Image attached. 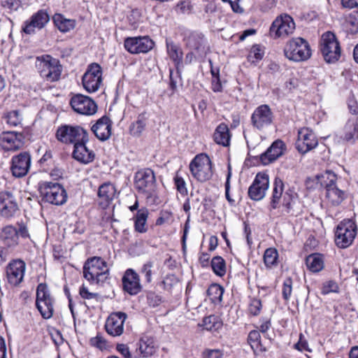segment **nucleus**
I'll list each match as a JSON object with an SVG mask.
<instances>
[{
    "label": "nucleus",
    "mask_w": 358,
    "mask_h": 358,
    "mask_svg": "<svg viewBox=\"0 0 358 358\" xmlns=\"http://www.w3.org/2000/svg\"><path fill=\"white\" fill-rule=\"evenodd\" d=\"M284 182L280 178H275L273 184L270 205L273 209L282 206L286 213L293 210L296 194L290 188L284 192Z\"/></svg>",
    "instance_id": "obj_1"
},
{
    "label": "nucleus",
    "mask_w": 358,
    "mask_h": 358,
    "mask_svg": "<svg viewBox=\"0 0 358 358\" xmlns=\"http://www.w3.org/2000/svg\"><path fill=\"white\" fill-rule=\"evenodd\" d=\"M107 263L99 257L88 259L83 266V275L91 283H103L108 278Z\"/></svg>",
    "instance_id": "obj_2"
},
{
    "label": "nucleus",
    "mask_w": 358,
    "mask_h": 358,
    "mask_svg": "<svg viewBox=\"0 0 358 358\" xmlns=\"http://www.w3.org/2000/svg\"><path fill=\"white\" fill-rule=\"evenodd\" d=\"M36 67L40 76L50 83L59 80L62 72V66L59 62L48 55L38 57Z\"/></svg>",
    "instance_id": "obj_3"
},
{
    "label": "nucleus",
    "mask_w": 358,
    "mask_h": 358,
    "mask_svg": "<svg viewBox=\"0 0 358 358\" xmlns=\"http://www.w3.org/2000/svg\"><path fill=\"white\" fill-rule=\"evenodd\" d=\"M285 56L296 62L306 61L311 56V50L308 42L301 37L289 40L284 48Z\"/></svg>",
    "instance_id": "obj_4"
},
{
    "label": "nucleus",
    "mask_w": 358,
    "mask_h": 358,
    "mask_svg": "<svg viewBox=\"0 0 358 358\" xmlns=\"http://www.w3.org/2000/svg\"><path fill=\"white\" fill-rule=\"evenodd\" d=\"M189 170L192 176L201 182L210 180L213 175L212 162L206 154L195 156L189 164Z\"/></svg>",
    "instance_id": "obj_5"
},
{
    "label": "nucleus",
    "mask_w": 358,
    "mask_h": 358,
    "mask_svg": "<svg viewBox=\"0 0 358 358\" xmlns=\"http://www.w3.org/2000/svg\"><path fill=\"white\" fill-rule=\"evenodd\" d=\"M40 192L43 199L51 204L60 206L66 202L67 193L64 187L57 182H43Z\"/></svg>",
    "instance_id": "obj_6"
},
{
    "label": "nucleus",
    "mask_w": 358,
    "mask_h": 358,
    "mask_svg": "<svg viewBox=\"0 0 358 358\" xmlns=\"http://www.w3.org/2000/svg\"><path fill=\"white\" fill-rule=\"evenodd\" d=\"M357 227L351 220H343L337 227L335 243L340 248H347L353 243L357 235Z\"/></svg>",
    "instance_id": "obj_7"
},
{
    "label": "nucleus",
    "mask_w": 358,
    "mask_h": 358,
    "mask_svg": "<svg viewBox=\"0 0 358 358\" xmlns=\"http://www.w3.org/2000/svg\"><path fill=\"white\" fill-rule=\"evenodd\" d=\"M136 189L151 197L156 191L157 184L154 171L150 169H143L138 171L134 177Z\"/></svg>",
    "instance_id": "obj_8"
},
{
    "label": "nucleus",
    "mask_w": 358,
    "mask_h": 358,
    "mask_svg": "<svg viewBox=\"0 0 358 358\" xmlns=\"http://www.w3.org/2000/svg\"><path fill=\"white\" fill-rule=\"evenodd\" d=\"M56 136L58 141L74 145L81 141L88 142L89 140L87 131L80 126H62L58 128Z\"/></svg>",
    "instance_id": "obj_9"
},
{
    "label": "nucleus",
    "mask_w": 358,
    "mask_h": 358,
    "mask_svg": "<svg viewBox=\"0 0 358 358\" xmlns=\"http://www.w3.org/2000/svg\"><path fill=\"white\" fill-rule=\"evenodd\" d=\"M320 50L324 60L327 63H334L341 57V48L336 36L327 31L322 34Z\"/></svg>",
    "instance_id": "obj_10"
},
{
    "label": "nucleus",
    "mask_w": 358,
    "mask_h": 358,
    "mask_svg": "<svg viewBox=\"0 0 358 358\" xmlns=\"http://www.w3.org/2000/svg\"><path fill=\"white\" fill-rule=\"evenodd\" d=\"M36 308L44 319L53 315V300L45 284L40 283L36 289Z\"/></svg>",
    "instance_id": "obj_11"
},
{
    "label": "nucleus",
    "mask_w": 358,
    "mask_h": 358,
    "mask_svg": "<svg viewBox=\"0 0 358 358\" xmlns=\"http://www.w3.org/2000/svg\"><path fill=\"white\" fill-rule=\"evenodd\" d=\"M295 29V23L288 15H281L275 18L270 27V35L273 38H285Z\"/></svg>",
    "instance_id": "obj_12"
},
{
    "label": "nucleus",
    "mask_w": 358,
    "mask_h": 358,
    "mask_svg": "<svg viewBox=\"0 0 358 358\" xmlns=\"http://www.w3.org/2000/svg\"><path fill=\"white\" fill-rule=\"evenodd\" d=\"M84 88L90 93L96 92L102 83L101 67L96 63L89 65L86 72L83 76Z\"/></svg>",
    "instance_id": "obj_13"
},
{
    "label": "nucleus",
    "mask_w": 358,
    "mask_h": 358,
    "mask_svg": "<svg viewBox=\"0 0 358 358\" xmlns=\"http://www.w3.org/2000/svg\"><path fill=\"white\" fill-rule=\"evenodd\" d=\"M268 187V176L264 173H258L248 189V196L253 201H261L265 197Z\"/></svg>",
    "instance_id": "obj_14"
},
{
    "label": "nucleus",
    "mask_w": 358,
    "mask_h": 358,
    "mask_svg": "<svg viewBox=\"0 0 358 358\" xmlns=\"http://www.w3.org/2000/svg\"><path fill=\"white\" fill-rule=\"evenodd\" d=\"M273 119V113L271 108L263 104L258 106L251 115V123L254 128L262 130L271 124Z\"/></svg>",
    "instance_id": "obj_15"
},
{
    "label": "nucleus",
    "mask_w": 358,
    "mask_h": 358,
    "mask_svg": "<svg viewBox=\"0 0 358 358\" xmlns=\"http://www.w3.org/2000/svg\"><path fill=\"white\" fill-rule=\"evenodd\" d=\"M70 105L75 112L81 115H92L97 110V106L94 101L80 94L72 96Z\"/></svg>",
    "instance_id": "obj_16"
},
{
    "label": "nucleus",
    "mask_w": 358,
    "mask_h": 358,
    "mask_svg": "<svg viewBox=\"0 0 358 358\" xmlns=\"http://www.w3.org/2000/svg\"><path fill=\"white\" fill-rule=\"evenodd\" d=\"M49 21L50 16L48 11L44 9L39 10L24 22L22 31L26 34H34L36 32V29H42Z\"/></svg>",
    "instance_id": "obj_17"
},
{
    "label": "nucleus",
    "mask_w": 358,
    "mask_h": 358,
    "mask_svg": "<svg viewBox=\"0 0 358 358\" xmlns=\"http://www.w3.org/2000/svg\"><path fill=\"white\" fill-rule=\"evenodd\" d=\"M154 42L148 36L131 37L124 41L125 49L131 54L147 53L154 47Z\"/></svg>",
    "instance_id": "obj_18"
},
{
    "label": "nucleus",
    "mask_w": 358,
    "mask_h": 358,
    "mask_svg": "<svg viewBox=\"0 0 358 358\" xmlns=\"http://www.w3.org/2000/svg\"><path fill=\"white\" fill-rule=\"evenodd\" d=\"M127 315L123 312H114L109 315L106 324V332L112 336H120L124 332V324Z\"/></svg>",
    "instance_id": "obj_19"
},
{
    "label": "nucleus",
    "mask_w": 358,
    "mask_h": 358,
    "mask_svg": "<svg viewBox=\"0 0 358 358\" xmlns=\"http://www.w3.org/2000/svg\"><path fill=\"white\" fill-rule=\"evenodd\" d=\"M318 144L317 139L312 130L302 128L298 132L296 147L299 152L305 154L315 148Z\"/></svg>",
    "instance_id": "obj_20"
},
{
    "label": "nucleus",
    "mask_w": 358,
    "mask_h": 358,
    "mask_svg": "<svg viewBox=\"0 0 358 358\" xmlns=\"http://www.w3.org/2000/svg\"><path fill=\"white\" fill-rule=\"evenodd\" d=\"M26 264L21 259L12 260L6 267L8 282L13 286L18 285L23 280Z\"/></svg>",
    "instance_id": "obj_21"
},
{
    "label": "nucleus",
    "mask_w": 358,
    "mask_h": 358,
    "mask_svg": "<svg viewBox=\"0 0 358 358\" xmlns=\"http://www.w3.org/2000/svg\"><path fill=\"white\" fill-rule=\"evenodd\" d=\"M18 210L17 203L11 190H4L0 192V212L2 216L10 217Z\"/></svg>",
    "instance_id": "obj_22"
},
{
    "label": "nucleus",
    "mask_w": 358,
    "mask_h": 358,
    "mask_svg": "<svg viewBox=\"0 0 358 358\" xmlns=\"http://www.w3.org/2000/svg\"><path fill=\"white\" fill-rule=\"evenodd\" d=\"M31 165V157L27 152H23L13 157L11 171L17 178L24 176L29 171Z\"/></svg>",
    "instance_id": "obj_23"
},
{
    "label": "nucleus",
    "mask_w": 358,
    "mask_h": 358,
    "mask_svg": "<svg viewBox=\"0 0 358 358\" xmlns=\"http://www.w3.org/2000/svg\"><path fill=\"white\" fill-rule=\"evenodd\" d=\"M23 145L22 134L14 131L3 132L0 135V146L6 151H15Z\"/></svg>",
    "instance_id": "obj_24"
},
{
    "label": "nucleus",
    "mask_w": 358,
    "mask_h": 358,
    "mask_svg": "<svg viewBox=\"0 0 358 358\" xmlns=\"http://www.w3.org/2000/svg\"><path fill=\"white\" fill-rule=\"evenodd\" d=\"M0 242L6 250L13 249L19 244L17 228L6 225L0 229Z\"/></svg>",
    "instance_id": "obj_25"
},
{
    "label": "nucleus",
    "mask_w": 358,
    "mask_h": 358,
    "mask_svg": "<svg viewBox=\"0 0 358 358\" xmlns=\"http://www.w3.org/2000/svg\"><path fill=\"white\" fill-rule=\"evenodd\" d=\"M122 285L124 290L131 295L137 294L141 289L139 276L131 268L125 271L122 278Z\"/></svg>",
    "instance_id": "obj_26"
},
{
    "label": "nucleus",
    "mask_w": 358,
    "mask_h": 358,
    "mask_svg": "<svg viewBox=\"0 0 358 358\" xmlns=\"http://www.w3.org/2000/svg\"><path fill=\"white\" fill-rule=\"evenodd\" d=\"M285 150V143L280 140H276L261 155L260 160L264 165L269 164L282 156Z\"/></svg>",
    "instance_id": "obj_27"
},
{
    "label": "nucleus",
    "mask_w": 358,
    "mask_h": 358,
    "mask_svg": "<svg viewBox=\"0 0 358 358\" xmlns=\"http://www.w3.org/2000/svg\"><path fill=\"white\" fill-rule=\"evenodd\" d=\"M111 121L109 117L103 116L92 127V131L100 141H106L111 136Z\"/></svg>",
    "instance_id": "obj_28"
},
{
    "label": "nucleus",
    "mask_w": 358,
    "mask_h": 358,
    "mask_svg": "<svg viewBox=\"0 0 358 358\" xmlns=\"http://www.w3.org/2000/svg\"><path fill=\"white\" fill-rule=\"evenodd\" d=\"M86 143L81 141L76 143L72 154L76 160L85 164L92 162L95 157L94 152L87 148Z\"/></svg>",
    "instance_id": "obj_29"
},
{
    "label": "nucleus",
    "mask_w": 358,
    "mask_h": 358,
    "mask_svg": "<svg viewBox=\"0 0 358 358\" xmlns=\"http://www.w3.org/2000/svg\"><path fill=\"white\" fill-rule=\"evenodd\" d=\"M342 138L352 143L358 140V117L353 115L348 119L344 126Z\"/></svg>",
    "instance_id": "obj_30"
},
{
    "label": "nucleus",
    "mask_w": 358,
    "mask_h": 358,
    "mask_svg": "<svg viewBox=\"0 0 358 358\" xmlns=\"http://www.w3.org/2000/svg\"><path fill=\"white\" fill-rule=\"evenodd\" d=\"M186 45L198 55H201L205 51L206 40L201 34L193 32L186 37Z\"/></svg>",
    "instance_id": "obj_31"
},
{
    "label": "nucleus",
    "mask_w": 358,
    "mask_h": 358,
    "mask_svg": "<svg viewBox=\"0 0 358 358\" xmlns=\"http://www.w3.org/2000/svg\"><path fill=\"white\" fill-rule=\"evenodd\" d=\"M115 194L116 189L113 185L110 182L101 185L98 191V196L101 199V205L103 207L108 206L110 202L115 198Z\"/></svg>",
    "instance_id": "obj_32"
},
{
    "label": "nucleus",
    "mask_w": 358,
    "mask_h": 358,
    "mask_svg": "<svg viewBox=\"0 0 358 358\" xmlns=\"http://www.w3.org/2000/svg\"><path fill=\"white\" fill-rule=\"evenodd\" d=\"M166 52L169 58L178 68L182 63L183 52L181 47L171 40H166Z\"/></svg>",
    "instance_id": "obj_33"
},
{
    "label": "nucleus",
    "mask_w": 358,
    "mask_h": 358,
    "mask_svg": "<svg viewBox=\"0 0 358 358\" xmlns=\"http://www.w3.org/2000/svg\"><path fill=\"white\" fill-rule=\"evenodd\" d=\"M147 117L145 113L139 114L135 121L131 122L129 127V133L135 138L142 136L147 126Z\"/></svg>",
    "instance_id": "obj_34"
},
{
    "label": "nucleus",
    "mask_w": 358,
    "mask_h": 358,
    "mask_svg": "<svg viewBox=\"0 0 358 358\" xmlns=\"http://www.w3.org/2000/svg\"><path fill=\"white\" fill-rule=\"evenodd\" d=\"M326 197L332 206H336L340 205L345 199V193L338 189L336 185H329L326 189Z\"/></svg>",
    "instance_id": "obj_35"
},
{
    "label": "nucleus",
    "mask_w": 358,
    "mask_h": 358,
    "mask_svg": "<svg viewBox=\"0 0 358 358\" xmlns=\"http://www.w3.org/2000/svg\"><path fill=\"white\" fill-rule=\"evenodd\" d=\"M138 350L143 357L152 356L156 351L153 338L148 336H143L139 341Z\"/></svg>",
    "instance_id": "obj_36"
},
{
    "label": "nucleus",
    "mask_w": 358,
    "mask_h": 358,
    "mask_svg": "<svg viewBox=\"0 0 358 358\" xmlns=\"http://www.w3.org/2000/svg\"><path fill=\"white\" fill-rule=\"evenodd\" d=\"M213 138L216 143L228 146L230 141V135L227 125L224 123L220 124L214 132Z\"/></svg>",
    "instance_id": "obj_37"
},
{
    "label": "nucleus",
    "mask_w": 358,
    "mask_h": 358,
    "mask_svg": "<svg viewBox=\"0 0 358 358\" xmlns=\"http://www.w3.org/2000/svg\"><path fill=\"white\" fill-rule=\"evenodd\" d=\"M52 20L58 29L64 33L73 29L76 26L75 20L66 19L59 13L55 14Z\"/></svg>",
    "instance_id": "obj_38"
},
{
    "label": "nucleus",
    "mask_w": 358,
    "mask_h": 358,
    "mask_svg": "<svg viewBox=\"0 0 358 358\" xmlns=\"http://www.w3.org/2000/svg\"><path fill=\"white\" fill-rule=\"evenodd\" d=\"M306 264L310 271L317 273L323 269L324 259L320 254H312L306 257Z\"/></svg>",
    "instance_id": "obj_39"
},
{
    "label": "nucleus",
    "mask_w": 358,
    "mask_h": 358,
    "mask_svg": "<svg viewBox=\"0 0 358 358\" xmlns=\"http://www.w3.org/2000/svg\"><path fill=\"white\" fill-rule=\"evenodd\" d=\"M148 217V210L145 208L139 209L134 217V228L139 233L147 231L146 222Z\"/></svg>",
    "instance_id": "obj_40"
},
{
    "label": "nucleus",
    "mask_w": 358,
    "mask_h": 358,
    "mask_svg": "<svg viewBox=\"0 0 358 358\" xmlns=\"http://www.w3.org/2000/svg\"><path fill=\"white\" fill-rule=\"evenodd\" d=\"M223 294L224 288L218 284H212L207 290V294L214 304L222 302Z\"/></svg>",
    "instance_id": "obj_41"
},
{
    "label": "nucleus",
    "mask_w": 358,
    "mask_h": 358,
    "mask_svg": "<svg viewBox=\"0 0 358 358\" xmlns=\"http://www.w3.org/2000/svg\"><path fill=\"white\" fill-rule=\"evenodd\" d=\"M260 338V333L258 330H252L249 333L248 342L255 352L266 350V348L262 345Z\"/></svg>",
    "instance_id": "obj_42"
},
{
    "label": "nucleus",
    "mask_w": 358,
    "mask_h": 358,
    "mask_svg": "<svg viewBox=\"0 0 358 358\" xmlns=\"http://www.w3.org/2000/svg\"><path fill=\"white\" fill-rule=\"evenodd\" d=\"M203 325L208 331H217L222 327V322L215 315H210L204 317Z\"/></svg>",
    "instance_id": "obj_43"
},
{
    "label": "nucleus",
    "mask_w": 358,
    "mask_h": 358,
    "mask_svg": "<svg viewBox=\"0 0 358 358\" xmlns=\"http://www.w3.org/2000/svg\"><path fill=\"white\" fill-rule=\"evenodd\" d=\"M211 267L213 272L218 276H223L226 273L225 261L220 256H216L212 259Z\"/></svg>",
    "instance_id": "obj_44"
},
{
    "label": "nucleus",
    "mask_w": 358,
    "mask_h": 358,
    "mask_svg": "<svg viewBox=\"0 0 358 358\" xmlns=\"http://www.w3.org/2000/svg\"><path fill=\"white\" fill-rule=\"evenodd\" d=\"M317 178L320 185L324 186L325 189L328 188L329 185H332V186L336 185V176L331 171H327L324 173L317 176Z\"/></svg>",
    "instance_id": "obj_45"
},
{
    "label": "nucleus",
    "mask_w": 358,
    "mask_h": 358,
    "mask_svg": "<svg viewBox=\"0 0 358 358\" xmlns=\"http://www.w3.org/2000/svg\"><path fill=\"white\" fill-rule=\"evenodd\" d=\"M264 52L259 45H253L248 55V60L250 63H256L260 61L264 56Z\"/></svg>",
    "instance_id": "obj_46"
},
{
    "label": "nucleus",
    "mask_w": 358,
    "mask_h": 358,
    "mask_svg": "<svg viewBox=\"0 0 358 358\" xmlns=\"http://www.w3.org/2000/svg\"><path fill=\"white\" fill-rule=\"evenodd\" d=\"M278 253L275 248H268L265 250L264 255V264L267 267H271L275 265L277 262Z\"/></svg>",
    "instance_id": "obj_47"
},
{
    "label": "nucleus",
    "mask_w": 358,
    "mask_h": 358,
    "mask_svg": "<svg viewBox=\"0 0 358 358\" xmlns=\"http://www.w3.org/2000/svg\"><path fill=\"white\" fill-rule=\"evenodd\" d=\"M5 119L7 124L16 127L19 125L22 120V115L17 110H14L6 113Z\"/></svg>",
    "instance_id": "obj_48"
},
{
    "label": "nucleus",
    "mask_w": 358,
    "mask_h": 358,
    "mask_svg": "<svg viewBox=\"0 0 358 358\" xmlns=\"http://www.w3.org/2000/svg\"><path fill=\"white\" fill-rule=\"evenodd\" d=\"M79 294L84 299L94 300L96 302H99L101 300V296L98 293L90 292L88 288L84 285L80 287Z\"/></svg>",
    "instance_id": "obj_49"
},
{
    "label": "nucleus",
    "mask_w": 358,
    "mask_h": 358,
    "mask_svg": "<svg viewBox=\"0 0 358 358\" xmlns=\"http://www.w3.org/2000/svg\"><path fill=\"white\" fill-rule=\"evenodd\" d=\"M339 287L338 284L334 280H328L323 283L321 293L324 295L328 294L331 292H338Z\"/></svg>",
    "instance_id": "obj_50"
},
{
    "label": "nucleus",
    "mask_w": 358,
    "mask_h": 358,
    "mask_svg": "<svg viewBox=\"0 0 358 358\" xmlns=\"http://www.w3.org/2000/svg\"><path fill=\"white\" fill-rule=\"evenodd\" d=\"M22 0H1V6L10 12L17 11L22 6Z\"/></svg>",
    "instance_id": "obj_51"
},
{
    "label": "nucleus",
    "mask_w": 358,
    "mask_h": 358,
    "mask_svg": "<svg viewBox=\"0 0 358 358\" xmlns=\"http://www.w3.org/2000/svg\"><path fill=\"white\" fill-rule=\"evenodd\" d=\"M292 292V280L290 278H286L282 285V294L285 301H289Z\"/></svg>",
    "instance_id": "obj_52"
},
{
    "label": "nucleus",
    "mask_w": 358,
    "mask_h": 358,
    "mask_svg": "<svg viewBox=\"0 0 358 358\" xmlns=\"http://www.w3.org/2000/svg\"><path fill=\"white\" fill-rule=\"evenodd\" d=\"M174 183L177 190L182 196L187 195L188 191L186 187V182L182 177L178 176V174H176L174 177Z\"/></svg>",
    "instance_id": "obj_53"
},
{
    "label": "nucleus",
    "mask_w": 358,
    "mask_h": 358,
    "mask_svg": "<svg viewBox=\"0 0 358 358\" xmlns=\"http://www.w3.org/2000/svg\"><path fill=\"white\" fill-rule=\"evenodd\" d=\"M178 283V279L173 274L167 275L162 282L164 288L168 291H171Z\"/></svg>",
    "instance_id": "obj_54"
},
{
    "label": "nucleus",
    "mask_w": 358,
    "mask_h": 358,
    "mask_svg": "<svg viewBox=\"0 0 358 358\" xmlns=\"http://www.w3.org/2000/svg\"><path fill=\"white\" fill-rule=\"evenodd\" d=\"M262 308V305L260 299L256 298L251 299L249 306V311L252 315L255 316L259 315Z\"/></svg>",
    "instance_id": "obj_55"
},
{
    "label": "nucleus",
    "mask_w": 358,
    "mask_h": 358,
    "mask_svg": "<svg viewBox=\"0 0 358 358\" xmlns=\"http://www.w3.org/2000/svg\"><path fill=\"white\" fill-rule=\"evenodd\" d=\"M153 264L151 262H148L144 264L141 268V273L144 274L145 280L148 282L152 281V268Z\"/></svg>",
    "instance_id": "obj_56"
},
{
    "label": "nucleus",
    "mask_w": 358,
    "mask_h": 358,
    "mask_svg": "<svg viewBox=\"0 0 358 358\" xmlns=\"http://www.w3.org/2000/svg\"><path fill=\"white\" fill-rule=\"evenodd\" d=\"M176 10L178 13H186L190 10V4L188 0H180L176 5Z\"/></svg>",
    "instance_id": "obj_57"
},
{
    "label": "nucleus",
    "mask_w": 358,
    "mask_h": 358,
    "mask_svg": "<svg viewBox=\"0 0 358 358\" xmlns=\"http://www.w3.org/2000/svg\"><path fill=\"white\" fill-rule=\"evenodd\" d=\"M90 343L92 345L96 347L100 350L105 349L106 347V341L101 336L97 335L90 339Z\"/></svg>",
    "instance_id": "obj_58"
},
{
    "label": "nucleus",
    "mask_w": 358,
    "mask_h": 358,
    "mask_svg": "<svg viewBox=\"0 0 358 358\" xmlns=\"http://www.w3.org/2000/svg\"><path fill=\"white\" fill-rule=\"evenodd\" d=\"M148 302L150 306L156 307L161 303L162 298L155 293H150L148 295Z\"/></svg>",
    "instance_id": "obj_59"
},
{
    "label": "nucleus",
    "mask_w": 358,
    "mask_h": 358,
    "mask_svg": "<svg viewBox=\"0 0 358 358\" xmlns=\"http://www.w3.org/2000/svg\"><path fill=\"white\" fill-rule=\"evenodd\" d=\"M271 324L270 320H263L262 324L259 326V331L264 334V336L270 339L267 331L271 328Z\"/></svg>",
    "instance_id": "obj_60"
},
{
    "label": "nucleus",
    "mask_w": 358,
    "mask_h": 358,
    "mask_svg": "<svg viewBox=\"0 0 358 358\" xmlns=\"http://www.w3.org/2000/svg\"><path fill=\"white\" fill-rule=\"evenodd\" d=\"M222 355L220 350H207L203 352V358H222Z\"/></svg>",
    "instance_id": "obj_61"
},
{
    "label": "nucleus",
    "mask_w": 358,
    "mask_h": 358,
    "mask_svg": "<svg viewBox=\"0 0 358 358\" xmlns=\"http://www.w3.org/2000/svg\"><path fill=\"white\" fill-rule=\"evenodd\" d=\"M17 231L18 237L20 236L22 238H29V233L27 227L24 224H19V227L17 229Z\"/></svg>",
    "instance_id": "obj_62"
},
{
    "label": "nucleus",
    "mask_w": 358,
    "mask_h": 358,
    "mask_svg": "<svg viewBox=\"0 0 358 358\" xmlns=\"http://www.w3.org/2000/svg\"><path fill=\"white\" fill-rule=\"evenodd\" d=\"M117 350L125 358H131V355L128 346L125 344H118Z\"/></svg>",
    "instance_id": "obj_63"
},
{
    "label": "nucleus",
    "mask_w": 358,
    "mask_h": 358,
    "mask_svg": "<svg viewBox=\"0 0 358 358\" xmlns=\"http://www.w3.org/2000/svg\"><path fill=\"white\" fill-rule=\"evenodd\" d=\"M212 90L215 92H221L222 90V84L220 80L219 76H216L212 80Z\"/></svg>",
    "instance_id": "obj_64"
}]
</instances>
